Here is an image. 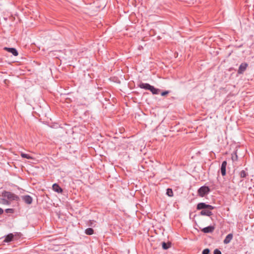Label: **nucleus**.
<instances>
[{
	"label": "nucleus",
	"instance_id": "obj_14",
	"mask_svg": "<svg viewBox=\"0 0 254 254\" xmlns=\"http://www.w3.org/2000/svg\"><path fill=\"white\" fill-rule=\"evenodd\" d=\"M172 243L170 242L165 243L164 242L162 243V248L164 250H167L171 247Z\"/></svg>",
	"mask_w": 254,
	"mask_h": 254
},
{
	"label": "nucleus",
	"instance_id": "obj_4",
	"mask_svg": "<svg viewBox=\"0 0 254 254\" xmlns=\"http://www.w3.org/2000/svg\"><path fill=\"white\" fill-rule=\"evenodd\" d=\"M248 66V64L246 63H242L239 67L238 73L239 74H243L246 70Z\"/></svg>",
	"mask_w": 254,
	"mask_h": 254
},
{
	"label": "nucleus",
	"instance_id": "obj_17",
	"mask_svg": "<svg viewBox=\"0 0 254 254\" xmlns=\"http://www.w3.org/2000/svg\"><path fill=\"white\" fill-rule=\"evenodd\" d=\"M166 194L170 197H172L174 195L172 189L168 188L166 190Z\"/></svg>",
	"mask_w": 254,
	"mask_h": 254
},
{
	"label": "nucleus",
	"instance_id": "obj_6",
	"mask_svg": "<svg viewBox=\"0 0 254 254\" xmlns=\"http://www.w3.org/2000/svg\"><path fill=\"white\" fill-rule=\"evenodd\" d=\"M215 229V227L214 225L213 226H209L203 228L201 229V231L204 233H212Z\"/></svg>",
	"mask_w": 254,
	"mask_h": 254
},
{
	"label": "nucleus",
	"instance_id": "obj_22",
	"mask_svg": "<svg viewBox=\"0 0 254 254\" xmlns=\"http://www.w3.org/2000/svg\"><path fill=\"white\" fill-rule=\"evenodd\" d=\"M202 254H210V250L208 249H205L203 250Z\"/></svg>",
	"mask_w": 254,
	"mask_h": 254
},
{
	"label": "nucleus",
	"instance_id": "obj_26",
	"mask_svg": "<svg viewBox=\"0 0 254 254\" xmlns=\"http://www.w3.org/2000/svg\"><path fill=\"white\" fill-rule=\"evenodd\" d=\"M3 213V210L0 208V215L2 214Z\"/></svg>",
	"mask_w": 254,
	"mask_h": 254
},
{
	"label": "nucleus",
	"instance_id": "obj_3",
	"mask_svg": "<svg viewBox=\"0 0 254 254\" xmlns=\"http://www.w3.org/2000/svg\"><path fill=\"white\" fill-rule=\"evenodd\" d=\"M210 191V189L208 187L203 186L201 187L197 190L198 195L201 197H203L205 195L209 193Z\"/></svg>",
	"mask_w": 254,
	"mask_h": 254
},
{
	"label": "nucleus",
	"instance_id": "obj_7",
	"mask_svg": "<svg viewBox=\"0 0 254 254\" xmlns=\"http://www.w3.org/2000/svg\"><path fill=\"white\" fill-rule=\"evenodd\" d=\"M14 240V235H13V234L10 233L5 236L4 240H3V242L9 243L13 241Z\"/></svg>",
	"mask_w": 254,
	"mask_h": 254
},
{
	"label": "nucleus",
	"instance_id": "obj_9",
	"mask_svg": "<svg viewBox=\"0 0 254 254\" xmlns=\"http://www.w3.org/2000/svg\"><path fill=\"white\" fill-rule=\"evenodd\" d=\"M227 166V161H224L222 162L220 169L221 173L223 176L226 175V168Z\"/></svg>",
	"mask_w": 254,
	"mask_h": 254
},
{
	"label": "nucleus",
	"instance_id": "obj_16",
	"mask_svg": "<svg viewBox=\"0 0 254 254\" xmlns=\"http://www.w3.org/2000/svg\"><path fill=\"white\" fill-rule=\"evenodd\" d=\"M248 175V173L245 170H242L240 173V176L241 178H245Z\"/></svg>",
	"mask_w": 254,
	"mask_h": 254
},
{
	"label": "nucleus",
	"instance_id": "obj_23",
	"mask_svg": "<svg viewBox=\"0 0 254 254\" xmlns=\"http://www.w3.org/2000/svg\"><path fill=\"white\" fill-rule=\"evenodd\" d=\"M169 92H170L169 91H165L162 92L161 93V95L162 96H165L167 95V94H168Z\"/></svg>",
	"mask_w": 254,
	"mask_h": 254
},
{
	"label": "nucleus",
	"instance_id": "obj_5",
	"mask_svg": "<svg viewBox=\"0 0 254 254\" xmlns=\"http://www.w3.org/2000/svg\"><path fill=\"white\" fill-rule=\"evenodd\" d=\"M22 199L27 204H31L33 201L32 197L29 195H25L22 196Z\"/></svg>",
	"mask_w": 254,
	"mask_h": 254
},
{
	"label": "nucleus",
	"instance_id": "obj_12",
	"mask_svg": "<svg viewBox=\"0 0 254 254\" xmlns=\"http://www.w3.org/2000/svg\"><path fill=\"white\" fill-rule=\"evenodd\" d=\"M233 237V235L232 233L229 234L228 235H227V236L224 240L223 243L225 244H227L231 242V241L232 240Z\"/></svg>",
	"mask_w": 254,
	"mask_h": 254
},
{
	"label": "nucleus",
	"instance_id": "obj_19",
	"mask_svg": "<svg viewBox=\"0 0 254 254\" xmlns=\"http://www.w3.org/2000/svg\"><path fill=\"white\" fill-rule=\"evenodd\" d=\"M13 235H14L15 240H16L18 238H20L22 235L20 233H18V232H15L13 234Z\"/></svg>",
	"mask_w": 254,
	"mask_h": 254
},
{
	"label": "nucleus",
	"instance_id": "obj_11",
	"mask_svg": "<svg viewBox=\"0 0 254 254\" xmlns=\"http://www.w3.org/2000/svg\"><path fill=\"white\" fill-rule=\"evenodd\" d=\"M138 86L140 88L149 90L151 85L149 83H144L140 82Z\"/></svg>",
	"mask_w": 254,
	"mask_h": 254
},
{
	"label": "nucleus",
	"instance_id": "obj_24",
	"mask_svg": "<svg viewBox=\"0 0 254 254\" xmlns=\"http://www.w3.org/2000/svg\"><path fill=\"white\" fill-rule=\"evenodd\" d=\"M1 200H2L3 204H9V201L8 200H7L6 199L2 198V199H1Z\"/></svg>",
	"mask_w": 254,
	"mask_h": 254
},
{
	"label": "nucleus",
	"instance_id": "obj_21",
	"mask_svg": "<svg viewBox=\"0 0 254 254\" xmlns=\"http://www.w3.org/2000/svg\"><path fill=\"white\" fill-rule=\"evenodd\" d=\"M5 211L7 213H13L14 209L12 208H7L5 210Z\"/></svg>",
	"mask_w": 254,
	"mask_h": 254
},
{
	"label": "nucleus",
	"instance_id": "obj_18",
	"mask_svg": "<svg viewBox=\"0 0 254 254\" xmlns=\"http://www.w3.org/2000/svg\"><path fill=\"white\" fill-rule=\"evenodd\" d=\"M21 156L22 158H26V159H31L32 158V157H31L29 154H25V153H21Z\"/></svg>",
	"mask_w": 254,
	"mask_h": 254
},
{
	"label": "nucleus",
	"instance_id": "obj_10",
	"mask_svg": "<svg viewBox=\"0 0 254 254\" xmlns=\"http://www.w3.org/2000/svg\"><path fill=\"white\" fill-rule=\"evenodd\" d=\"M52 188L55 191L58 193H62L63 191V190L62 189V188L56 183L53 185Z\"/></svg>",
	"mask_w": 254,
	"mask_h": 254
},
{
	"label": "nucleus",
	"instance_id": "obj_8",
	"mask_svg": "<svg viewBox=\"0 0 254 254\" xmlns=\"http://www.w3.org/2000/svg\"><path fill=\"white\" fill-rule=\"evenodd\" d=\"M3 49L8 52L11 53L14 56H17L18 55V53L15 48L4 47Z\"/></svg>",
	"mask_w": 254,
	"mask_h": 254
},
{
	"label": "nucleus",
	"instance_id": "obj_13",
	"mask_svg": "<svg viewBox=\"0 0 254 254\" xmlns=\"http://www.w3.org/2000/svg\"><path fill=\"white\" fill-rule=\"evenodd\" d=\"M153 94H158L160 91V89L155 88L153 86H151L149 90Z\"/></svg>",
	"mask_w": 254,
	"mask_h": 254
},
{
	"label": "nucleus",
	"instance_id": "obj_20",
	"mask_svg": "<svg viewBox=\"0 0 254 254\" xmlns=\"http://www.w3.org/2000/svg\"><path fill=\"white\" fill-rule=\"evenodd\" d=\"M232 159L233 161L237 160L238 156L236 152L234 154H232Z\"/></svg>",
	"mask_w": 254,
	"mask_h": 254
},
{
	"label": "nucleus",
	"instance_id": "obj_2",
	"mask_svg": "<svg viewBox=\"0 0 254 254\" xmlns=\"http://www.w3.org/2000/svg\"><path fill=\"white\" fill-rule=\"evenodd\" d=\"M2 196L3 197L7 198L8 199L10 200L18 201L20 199L18 195L15 194L14 193L11 192L7 191L6 190H4L2 192Z\"/></svg>",
	"mask_w": 254,
	"mask_h": 254
},
{
	"label": "nucleus",
	"instance_id": "obj_25",
	"mask_svg": "<svg viewBox=\"0 0 254 254\" xmlns=\"http://www.w3.org/2000/svg\"><path fill=\"white\" fill-rule=\"evenodd\" d=\"M214 254H222L221 251L219 250L218 249H215L214 251Z\"/></svg>",
	"mask_w": 254,
	"mask_h": 254
},
{
	"label": "nucleus",
	"instance_id": "obj_15",
	"mask_svg": "<svg viewBox=\"0 0 254 254\" xmlns=\"http://www.w3.org/2000/svg\"><path fill=\"white\" fill-rule=\"evenodd\" d=\"M85 233L87 235H91L94 234V230L91 228H88L85 230Z\"/></svg>",
	"mask_w": 254,
	"mask_h": 254
},
{
	"label": "nucleus",
	"instance_id": "obj_1",
	"mask_svg": "<svg viewBox=\"0 0 254 254\" xmlns=\"http://www.w3.org/2000/svg\"><path fill=\"white\" fill-rule=\"evenodd\" d=\"M214 206L209 204H207L204 202H200L197 204L196 209L201 210L200 212V215L202 216H210L213 215L211 210L214 209Z\"/></svg>",
	"mask_w": 254,
	"mask_h": 254
}]
</instances>
